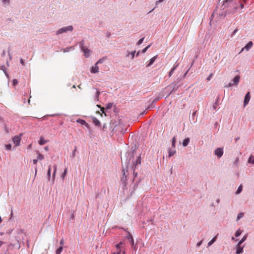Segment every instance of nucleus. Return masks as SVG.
<instances>
[{
	"mask_svg": "<svg viewBox=\"0 0 254 254\" xmlns=\"http://www.w3.org/2000/svg\"><path fill=\"white\" fill-rule=\"evenodd\" d=\"M47 142V141L45 140L43 137H41L39 141V144L42 145L45 144Z\"/></svg>",
	"mask_w": 254,
	"mask_h": 254,
	"instance_id": "nucleus-18",
	"label": "nucleus"
},
{
	"mask_svg": "<svg viewBox=\"0 0 254 254\" xmlns=\"http://www.w3.org/2000/svg\"><path fill=\"white\" fill-rule=\"evenodd\" d=\"M44 155L39 153V152H38V156H37L38 160H42L44 159Z\"/></svg>",
	"mask_w": 254,
	"mask_h": 254,
	"instance_id": "nucleus-26",
	"label": "nucleus"
},
{
	"mask_svg": "<svg viewBox=\"0 0 254 254\" xmlns=\"http://www.w3.org/2000/svg\"><path fill=\"white\" fill-rule=\"evenodd\" d=\"M12 215H13L12 210H11V215H10L11 217H10V219L11 218V217L12 216Z\"/></svg>",
	"mask_w": 254,
	"mask_h": 254,
	"instance_id": "nucleus-60",
	"label": "nucleus"
},
{
	"mask_svg": "<svg viewBox=\"0 0 254 254\" xmlns=\"http://www.w3.org/2000/svg\"><path fill=\"white\" fill-rule=\"evenodd\" d=\"M239 6H240L241 9H243L244 8V4L243 3H242L240 1V4H239Z\"/></svg>",
	"mask_w": 254,
	"mask_h": 254,
	"instance_id": "nucleus-53",
	"label": "nucleus"
},
{
	"mask_svg": "<svg viewBox=\"0 0 254 254\" xmlns=\"http://www.w3.org/2000/svg\"><path fill=\"white\" fill-rule=\"evenodd\" d=\"M92 121L94 125L96 126L99 127L101 126L100 122L95 117L92 118Z\"/></svg>",
	"mask_w": 254,
	"mask_h": 254,
	"instance_id": "nucleus-12",
	"label": "nucleus"
},
{
	"mask_svg": "<svg viewBox=\"0 0 254 254\" xmlns=\"http://www.w3.org/2000/svg\"><path fill=\"white\" fill-rule=\"evenodd\" d=\"M64 244V241L63 239H62L60 241V245H61V246L63 247Z\"/></svg>",
	"mask_w": 254,
	"mask_h": 254,
	"instance_id": "nucleus-52",
	"label": "nucleus"
},
{
	"mask_svg": "<svg viewBox=\"0 0 254 254\" xmlns=\"http://www.w3.org/2000/svg\"><path fill=\"white\" fill-rule=\"evenodd\" d=\"M190 141V140L189 138H187L185 139L183 142V146L184 147L187 146L189 144Z\"/></svg>",
	"mask_w": 254,
	"mask_h": 254,
	"instance_id": "nucleus-16",
	"label": "nucleus"
},
{
	"mask_svg": "<svg viewBox=\"0 0 254 254\" xmlns=\"http://www.w3.org/2000/svg\"><path fill=\"white\" fill-rule=\"evenodd\" d=\"M163 1V0H158V1H156V4H157L158 2H161Z\"/></svg>",
	"mask_w": 254,
	"mask_h": 254,
	"instance_id": "nucleus-58",
	"label": "nucleus"
},
{
	"mask_svg": "<svg viewBox=\"0 0 254 254\" xmlns=\"http://www.w3.org/2000/svg\"><path fill=\"white\" fill-rule=\"evenodd\" d=\"M77 122H78L83 125H87V124L86 123V122L83 120L79 119L77 121Z\"/></svg>",
	"mask_w": 254,
	"mask_h": 254,
	"instance_id": "nucleus-31",
	"label": "nucleus"
},
{
	"mask_svg": "<svg viewBox=\"0 0 254 254\" xmlns=\"http://www.w3.org/2000/svg\"><path fill=\"white\" fill-rule=\"evenodd\" d=\"M139 54V52H138L136 54V56H138Z\"/></svg>",
	"mask_w": 254,
	"mask_h": 254,
	"instance_id": "nucleus-63",
	"label": "nucleus"
},
{
	"mask_svg": "<svg viewBox=\"0 0 254 254\" xmlns=\"http://www.w3.org/2000/svg\"><path fill=\"white\" fill-rule=\"evenodd\" d=\"M239 4L240 0H225L223 6L224 7H228V9L225 11V16L227 14L235 13Z\"/></svg>",
	"mask_w": 254,
	"mask_h": 254,
	"instance_id": "nucleus-1",
	"label": "nucleus"
},
{
	"mask_svg": "<svg viewBox=\"0 0 254 254\" xmlns=\"http://www.w3.org/2000/svg\"><path fill=\"white\" fill-rule=\"evenodd\" d=\"M21 141L20 136H15L13 138V142L16 146H18Z\"/></svg>",
	"mask_w": 254,
	"mask_h": 254,
	"instance_id": "nucleus-8",
	"label": "nucleus"
},
{
	"mask_svg": "<svg viewBox=\"0 0 254 254\" xmlns=\"http://www.w3.org/2000/svg\"><path fill=\"white\" fill-rule=\"evenodd\" d=\"M239 158H237L235 160V163L236 165H237L239 163Z\"/></svg>",
	"mask_w": 254,
	"mask_h": 254,
	"instance_id": "nucleus-51",
	"label": "nucleus"
},
{
	"mask_svg": "<svg viewBox=\"0 0 254 254\" xmlns=\"http://www.w3.org/2000/svg\"><path fill=\"white\" fill-rule=\"evenodd\" d=\"M176 153V150H174V149H169V157H171L173 155H174L175 154V153Z\"/></svg>",
	"mask_w": 254,
	"mask_h": 254,
	"instance_id": "nucleus-22",
	"label": "nucleus"
},
{
	"mask_svg": "<svg viewBox=\"0 0 254 254\" xmlns=\"http://www.w3.org/2000/svg\"><path fill=\"white\" fill-rule=\"evenodd\" d=\"M244 247H241V245L237 244L236 246V254H241L243 252Z\"/></svg>",
	"mask_w": 254,
	"mask_h": 254,
	"instance_id": "nucleus-10",
	"label": "nucleus"
},
{
	"mask_svg": "<svg viewBox=\"0 0 254 254\" xmlns=\"http://www.w3.org/2000/svg\"><path fill=\"white\" fill-rule=\"evenodd\" d=\"M17 83H18V81H17V79H14L13 80L12 84H13V86L16 85L17 84Z\"/></svg>",
	"mask_w": 254,
	"mask_h": 254,
	"instance_id": "nucleus-45",
	"label": "nucleus"
},
{
	"mask_svg": "<svg viewBox=\"0 0 254 254\" xmlns=\"http://www.w3.org/2000/svg\"><path fill=\"white\" fill-rule=\"evenodd\" d=\"M144 37H143V38H142L140 39L139 40V41L137 42V45H139L141 44L142 43V42H143V40H144Z\"/></svg>",
	"mask_w": 254,
	"mask_h": 254,
	"instance_id": "nucleus-39",
	"label": "nucleus"
},
{
	"mask_svg": "<svg viewBox=\"0 0 254 254\" xmlns=\"http://www.w3.org/2000/svg\"><path fill=\"white\" fill-rule=\"evenodd\" d=\"M175 143H176V137L174 136L173 138H172V146L173 148H175Z\"/></svg>",
	"mask_w": 254,
	"mask_h": 254,
	"instance_id": "nucleus-33",
	"label": "nucleus"
},
{
	"mask_svg": "<svg viewBox=\"0 0 254 254\" xmlns=\"http://www.w3.org/2000/svg\"><path fill=\"white\" fill-rule=\"evenodd\" d=\"M51 167L49 166L48 170V172H47V176H48L49 180H50V176H51Z\"/></svg>",
	"mask_w": 254,
	"mask_h": 254,
	"instance_id": "nucleus-36",
	"label": "nucleus"
},
{
	"mask_svg": "<svg viewBox=\"0 0 254 254\" xmlns=\"http://www.w3.org/2000/svg\"><path fill=\"white\" fill-rule=\"evenodd\" d=\"M244 215V213L243 212L239 213L237 217V221H238L239 219L242 218Z\"/></svg>",
	"mask_w": 254,
	"mask_h": 254,
	"instance_id": "nucleus-25",
	"label": "nucleus"
},
{
	"mask_svg": "<svg viewBox=\"0 0 254 254\" xmlns=\"http://www.w3.org/2000/svg\"><path fill=\"white\" fill-rule=\"evenodd\" d=\"M54 172H53V180L55 179V176H56V172H57V165H54Z\"/></svg>",
	"mask_w": 254,
	"mask_h": 254,
	"instance_id": "nucleus-30",
	"label": "nucleus"
},
{
	"mask_svg": "<svg viewBox=\"0 0 254 254\" xmlns=\"http://www.w3.org/2000/svg\"><path fill=\"white\" fill-rule=\"evenodd\" d=\"M247 236L246 235H245L242 238V239L239 242L238 244H239V245H241L244 242L246 239H247Z\"/></svg>",
	"mask_w": 254,
	"mask_h": 254,
	"instance_id": "nucleus-24",
	"label": "nucleus"
},
{
	"mask_svg": "<svg viewBox=\"0 0 254 254\" xmlns=\"http://www.w3.org/2000/svg\"><path fill=\"white\" fill-rule=\"evenodd\" d=\"M1 69L3 71L4 74L7 78H9V75L6 71V68L4 65H2L0 67Z\"/></svg>",
	"mask_w": 254,
	"mask_h": 254,
	"instance_id": "nucleus-15",
	"label": "nucleus"
},
{
	"mask_svg": "<svg viewBox=\"0 0 254 254\" xmlns=\"http://www.w3.org/2000/svg\"><path fill=\"white\" fill-rule=\"evenodd\" d=\"M178 64H177L176 65L174 66L171 69V70L170 71V72H169V76L170 77L171 76H172L174 70L176 69V68H177V67L178 66Z\"/></svg>",
	"mask_w": 254,
	"mask_h": 254,
	"instance_id": "nucleus-19",
	"label": "nucleus"
},
{
	"mask_svg": "<svg viewBox=\"0 0 254 254\" xmlns=\"http://www.w3.org/2000/svg\"><path fill=\"white\" fill-rule=\"evenodd\" d=\"M73 30V27L72 25H69L67 26L62 27L59 29L58 30L56 31V35H58L64 33H66L67 31H72Z\"/></svg>",
	"mask_w": 254,
	"mask_h": 254,
	"instance_id": "nucleus-3",
	"label": "nucleus"
},
{
	"mask_svg": "<svg viewBox=\"0 0 254 254\" xmlns=\"http://www.w3.org/2000/svg\"><path fill=\"white\" fill-rule=\"evenodd\" d=\"M127 238L130 240V243L131 244V246H132V247L135 249V247L134 246V240H133V237L132 236V235H131L130 233H128L127 236Z\"/></svg>",
	"mask_w": 254,
	"mask_h": 254,
	"instance_id": "nucleus-9",
	"label": "nucleus"
},
{
	"mask_svg": "<svg viewBox=\"0 0 254 254\" xmlns=\"http://www.w3.org/2000/svg\"><path fill=\"white\" fill-rule=\"evenodd\" d=\"M37 161H38V159H34L33 160V164H36L37 163Z\"/></svg>",
	"mask_w": 254,
	"mask_h": 254,
	"instance_id": "nucleus-55",
	"label": "nucleus"
},
{
	"mask_svg": "<svg viewBox=\"0 0 254 254\" xmlns=\"http://www.w3.org/2000/svg\"><path fill=\"white\" fill-rule=\"evenodd\" d=\"M123 244V243L122 242H121L120 243L116 245V247L117 248V251L121 250V247Z\"/></svg>",
	"mask_w": 254,
	"mask_h": 254,
	"instance_id": "nucleus-28",
	"label": "nucleus"
},
{
	"mask_svg": "<svg viewBox=\"0 0 254 254\" xmlns=\"http://www.w3.org/2000/svg\"><path fill=\"white\" fill-rule=\"evenodd\" d=\"M20 62L21 64H22L23 65H24V62L23 60L22 59H20Z\"/></svg>",
	"mask_w": 254,
	"mask_h": 254,
	"instance_id": "nucleus-54",
	"label": "nucleus"
},
{
	"mask_svg": "<svg viewBox=\"0 0 254 254\" xmlns=\"http://www.w3.org/2000/svg\"><path fill=\"white\" fill-rule=\"evenodd\" d=\"M44 149H45V150H46V151H48V149H49V148H48V146H46V147H44Z\"/></svg>",
	"mask_w": 254,
	"mask_h": 254,
	"instance_id": "nucleus-56",
	"label": "nucleus"
},
{
	"mask_svg": "<svg viewBox=\"0 0 254 254\" xmlns=\"http://www.w3.org/2000/svg\"><path fill=\"white\" fill-rule=\"evenodd\" d=\"M3 234H4L3 232H0V235H1V236L3 235Z\"/></svg>",
	"mask_w": 254,
	"mask_h": 254,
	"instance_id": "nucleus-62",
	"label": "nucleus"
},
{
	"mask_svg": "<svg viewBox=\"0 0 254 254\" xmlns=\"http://www.w3.org/2000/svg\"><path fill=\"white\" fill-rule=\"evenodd\" d=\"M196 111H195V112H193V113H192V117H194V116H195V114H196Z\"/></svg>",
	"mask_w": 254,
	"mask_h": 254,
	"instance_id": "nucleus-57",
	"label": "nucleus"
},
{
	"mask_svg": "<svg viewBox=\"0 0 254 254\" xmlns=\"http://www.w3.org/2000/svg\"><path fill=\"white\" fill-rule=\"evenodd\" d=\"M100 94V92L98 91V90H96L95 95L94 98V99L96 101L99 100V96Z\"/></svg>",
	"mask_w": 254,
	"mask_h": 254,
	"instance_id": "nucleus-17",
	"label": "nucleus"
},
{
	"mask_svg": "<svg viewBox=\"0 0 254 254\" xmlns=\"http://www.w3.org/2000/svg\"><path fill=\"white\" fill-rule=\"evenodd\" d=\"M214 154L218 158H220L223 154V149L222 148H217L215 150Z\"/></svg>",
	"mask_w": 254,
	"mask_h": 254,
	"instance_id": "nucleus-5",
	"label": "nucleus"
},
{
	"mask_svg": "<svg viewBox=\"0 0 254 254\" xmlns=\"http://www.w3.org/2000/svg\"><path fill=\"white\" fill-rule=\"evenodd\" d=\"M99 71V67L97 64H95L94 66H92L90 68V72L92 73H97Z\"/></svg>",
	"mask_w": 254,
	"mask_h": 254,
	"instance_id": "nucleus-6",
	"label": "nucleus"
},
{
	"mask_svg": "<svg viewBox=\"0 0 254 254\" xmlns=\"http://www.w3.org/2000/svg\"><path fill=\"white\" fill-rule=\"evenodd\" d=\"M2 2L4 4H9L10 0H2Z\"/></svg>",
	"mask_w": 254,
	"mask_h": 254,
	"instance_id": "nucleus-41",
	"label": "nucleus"
},
{
	"mask_svg": "<svg viewBox=\"0 0 254 254\" xmlns=\"http://www.w3.org/2000/svg\"><path fill=\"white\" fill-rule=\"evenodd\" d=\"M97 106L100 108H101V111H102V113L104 114V116H106V114L105 113L104 110L105 108L103 107H101L100 105H97Z\"/></svg>",
	"mask_w": 254,
	"mask_h": 254,
	"instance_id": "nucleus-37",
	"label": "nucleus"
},
{
	"mask_svg": "<svg viewBox=\"0 0 254 254\" xmlns=\"http://www.w3.org/2000/svg\"><path fill=\"white\" fill-rule=\"evenodd\" d=\"M216 239V237H214L208 243V246L209 247L211 246L215 241Z\"/></svg>",
	"mask_w": 254,
	"mask_h": 254,
	"instance_id": "nucleus-23",
	"label": "nucleus"
},
{
	"mask_svg": "<svg viewBox=\"0 0 254 254\" xmlns=\"http://www.w3.org/2000/svg\"><path fill=\"white\" fill-rule=\"evenodd\" d=\"M253 43L252 41H250L242 50L241 52H242L244 49L246 51H249L253 46Z\"/></svg>",
	"mask_w": 254,
	"mask_h": 254,
	"instance_id": "nucleus-11",
	"label": "nucleus"
},
{
	"mask_svg": "<svg viewBox=\"0 0 254 254\" xmlns=\"http://www.w3.org/2000/svg\"><path fill=\"white\" fill-rule=\"evenodd\" d=\"M3 243V242L0 241V247H1Z\"/></svg>",
	"mask_w": 254,
	"mask_h": 254,
	"instance_id": "nucleus-59",
	"label": "nucleus"
},
{
	"mask_svg": "<svg viewBox=\"0 0 254 254\" xmlns=\"http://www.w3.org/2000/svg\"><path fill=\"white\" fill-rule=\"evenodd\" d=\"M113 104L112 103H109L107 104L106 106V109H111L113 106Z\"/></svg>",
	"mask_w": 254,
	"mask_h": 254,
	"instance_id": "nucleus-34",
	"label": "nucleus"
},
{
	"mask_svg": "<svg viewBox=\"0 0 254 254\" xmlns=\"http://www.w3.org/2000/svg\"><path fill=\"white\" fill-rule=\"evenodd\" d=\"M76 151V147H75L74 149V150L72 152V156L73 157H74L75 155V152Z\"/></svg>",
	"mask_w": 254,
	"mask_h": 254,
	"instance_id": "nucleus-48",
	"label": "nucleus"
},
{
	"mask_svg": "<svg viewBox=\"0 0 254 254\" xmlns=\"http://www.w3.org/2000/svg\"><path fill=\"white\" fill-rule=\"evenodd\" d=\"M248 163L254 165V156H250L248 159Z\"/></svg>",
	"mask_w": 254,
	"mask_h": 254,
	"instance_id": "nucleus-21",
	"label": "nucleus"
},
{
	"mask_svg": "<svg viewBox=\"0 0 254 254\" xmlns=\"http://www.w3.org/2000/svg\"><path fill=\"white\" fill-rule=\"evenodd\" d=\"M31 147V144H30L28 146V149H30Z\"/></svg>",
	"mask_w": 254,
	"mask_h": 254,
	"instance_id": "nucleus-61",
	"label": "nucleus"
},
{
	"mask_svg": "<svg viewBox=\"0 0 254 254\" xmlns=\"http://www.w3.org/2000/svg\"><path fill=\"white\" fill-rule=\"evenodd\" d=\"M74 49V47L71 46V47H67V48L63 49V51L64 53H66V52H69L70 50H73Z\"/></svg>",
	"mask_w": 254,
	"mask_h": 254,
	"instance_id": "nucleus-20",
	"label": "nucleus"
},
{
	"mask_svg": "<svg viewBox=\"0 0 254 254\" xmlns=\"http://www.w3.org/2000/svg\"><path fill=\"white\" fill-rule=\"evenodd\" d=\"M135 53H136L135 51H132L131 52L128 51L127 54L126 55V57H129L130 56L131 59L133 60L134 59Z\"/></svg>",
	"mask_w": 254,
	"mask_h": 254,
	"instance_id": "nucleus-13",
	"label": "nucleus"
},
{
	"mask_svg": "<svg viewBox=\"0 0 254 254\" xmlns=\"http://www.w3.org/2000/svg\"><path fill=\"white\" fill-rule=\"evenodd\" d=\"M242 190H243V186L242 185H240L239 187H238V189H237V190L236 191V194H239L240 193H241V192L242 191Z\"/></svg>",
	"mask_w": 254,
	"mask_h": 254,
	"instance_id": "nucleus-27",
	"label": "nucleus"
},
{
	"mask_svg": "<svg viewBox=\"0 0 254 254\" xmlns=\"http://www.w3.org/2000/svg\"><path fill=\"white\" fill-rule=\"evenodd\" d=\"M212 74L211 73V74H210L208 76V77L207 78V80L209 81V80L211 79V77H212Z\"/></svg>",
	"mask_w": 254,
	"mask_h": 254,
	"instance_id": "nucleus-49",
	"label": "nucleus"
},
{
	"mask_svg": "<svg viewBox=\"0 0 254 254\" xmlns=\"http://www.w3.org/2000/svg\"><path fill=\"white\" fill-rule=\"evenodd\" d=\"M5 149H7V150H10L11 148V145L9 144H6L5 145Z\"/></svg>",
	"mask_w": 254,
	"mask_h": 254,
	"instance_id": "nucleus-40",
	"label": "nucleus"
},
{
	"mask_svg": "<svg viewBox=\"0 0 254 254\" xmlns=\"http://www.w3.org/2000/svg\"><path fill=\"white\" fill-rule=\"evenodd\" d=\"M66 173H67V169H65L64 171V172H63V173L62 174V176H61V177L63 179H64V177L65 176V175H66Z\"/></svg>",
	"mask_w": 254,
	"mask_h": 254,
	"instance_id": "nucleus-38",
	"label": "nucleus"
},
{
	"mask_svg": "<svg viewBox=\"0 0 254 254\" xmlns=\"http://www.w3.org/2000/svg\"><path fill=\"white\" fill-rule=\"evenodd\" d=\"M63 250V247L61 246L59 249H58L56 251V254H60Z\"/></svg>",
	"mask_w": 254,
	"mask_h": 254,
	"instance_id": "nucleus-32",
	"label": "nucleus"
},
{
	"mask_svg": "<svg viewBox=\"0 0 254 254\" xmlns=\"http://www.w3.org/2000/svg\"><path fill=\"white\" fill-rule=\"evenodd\" d=\"M202 243V240L200 241V242H199L198 243H197L196 244V246L197 247H199Z\"/></svg>",
	"mask_w": 254,
	"mask_h": 254,
	"instance_id": "nucleus-50",
	"label": "nucleus"
},
{
	"mask_svg": "<svg viewBox=\"0 0 254 254\" xmlns=\"http://www.w3.org/2000/svg\"><path fill=\"white\" fill-rule=\"evenodd\" d=\"M231 239L232 240H235V238L233 237H232Z\"/></svg>",
	"mask_w": 254,
	"mask_h": 254,
	"instance_id": "nucleus-64",
	"label": "nucleus"
},
{
	"mask_svg": "<svg viewBox=\"0 0 254 254\" xmlns=\"http://www.w3.org/2000/svg\"><path fill=\"white\" fill-rule=\"evenodd\" d=\"M251 96L250 92H248L246 95H245L244 101V106L245 107L249 103L250 100Z\"/></svg>",
	"mask_w": 254,
	"mask_h": 254,
	"instance_id": "nucleus-7",
	"label": "nucleus"
},
{
	"mask_svg": "<svg viewBox=\"0 0 254 254\" xmlns=\"http://www.w3.org/2000/svg\"><path fill=\"white\" fill-rule=\"evenodd\" d=\"M237 31H238V29H237V28L235 29L233 31V32H232V36H234V35H235V34L237 32Z\"/></svg>",
	"mask_w": 254,
	"mask_h": 254,
	"instance_id": "nucleus-46",
	"label": "nucleus"
},
{
	"mask_svg": "<svg viewBox=\"0 0 254 254\" xmlns=\"http://www.w3.org/2000/svg\"><path fill=\"white\" fill-rule=\"evenodd\" d=\"M150 45H149V46H148L146 47L145 48H144V49L142 50V53H145V52H146V51L147 50V49L149 48V47H150Z\"/></svg>",
	"mask_w": 254,
	"mask_h": 254,
	"instance_id": "nucleus-43",
	"label": "nucleus"
},
{
	"mask_svg": "<svg viewBox=\"0 0 254 254\" xmlns=\"http://www.w3.org/2000/svg\"><path fill=\"white\" fill-rule=\"evenodd\" d=\"M156 58H157V56H154L153 58H152L150 60L149 62L147 64L146 66L149 67V66H151L154 63V62L155 61V60L156 59Z\"/></svg>",
	"mask_w": 254,
	"mask_h": 254,
	"instance_id": "nucleus-14",
	"label": "nucleus"
},
{
	"mask_svg": "<svg viewBox=\"0 0 254 254\" xmlns=\"http://www.w3.org/2000/svg\"><path fill=\"white\" fill-rule=\"evenodd\" d=\"M240 76L239 75L236 76L233 80V83H229L228 85L226 86L227 87H230L233 86V85H235L236 86H237L239 84V82L240 81Z\"/></svg>",
	"mask_w": 254,
	"mask_h": 254,
	"instance_id": "nucleus-4",
	"label": "nucleus"
},
{
	"mask_svg": "<svg viewBox=\"0 0 254 254\" xmlns=\"http://www.w3.org/2000/svg\"><path fill=\"white\" fill-rule=\"evenodd\" d=\"M103 62V60L102 59L99 60L95 64H97V65L99 64H101Z\"/></svg>",
	"mask_w": 254,
	"mask_h": 254,
	"instance_id": "nucleus-47",
	"label": "nucleus"
},
{
	"mask_svg": "<svg viewBox=\"0 0 254 254\" xmlns=\"http://www.w3.org/2000/svg\"><path fill=\"white\" fill-rule=\"evenodd\" d=\"M122 173H123V179H124V177L125 178V179H126V178H127V176H126V175H125L126 173H125V169H123V172H122Z\"/></svg>",
	"mask_w": 254,
	"mask_h": 254,
	"instance_id": "nucleus-44",
	"label": "nucleus"
},
{
	"mask_svg": "<svg viewBox=\"0 0 254 254\" xmlns=\"http://www.w3.org/2000/svg\"><path fill=\"white\" fill-rule=\"evenodd\" d=\"M125 254V252H122L121 250H120V251H117L115 253H114L113 254Z\"/></svg>",
	"mask_w": 254,
	"mask_h": 254,
	"instance_id": "nucleus-42",
	"label": "nucleus"
},
{
	"mask_svg": "<svg viewBox=\"0 0 254 254\" xmlns=\"http://www.w3.org/2000/svg\"><path fill=\"white\" fill-rule=\"evenodd\" d=\"M242 231L240 230V229H238L236 232H235V236L236 237H238L239 236H240V235L242 233Z\"/></svg>",
	"mask_w": 254,
	"mask_h": 254,
	"instance_id": "nucleus-29",
	"label": "nucleus"
},
{
	"mask_svg": "<svg viewBox=\"0 0 254 254\" xmlns=\"http://www.w3.org/2000/svg\"><path fill=\"white\" fill-rule=\"evenodd\" d=\"M141 163V157L140 156H139L136 161V164L135 165L137 164H140Z\"/></svg>",
	"mask_w": 254,
	"mask_h": 254,
	"instance_id": "nucleus-35",
	"label": "nucleus"
},
{
	"mask_svg": "<svg viewBox=\"0 0 254 254\" xmlns=\"http://www.w3.org/2000/svg\"><path fill=\"white\" fill-rule=\"evenodd\" d=\"M79 44L81 51L84 53V56L86 58H88L90 56L91 51L84 47V42L83 40L80 41Z\"/></svg>",
	"mask_w": 254,
	"mask_h": 254,
	"instance_id": "nucleus-2",
	"label": "nucleus"
}]
</instances>
